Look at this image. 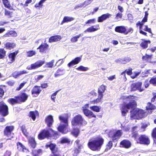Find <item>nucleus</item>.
<instances>
[{
	"mask_svg": "<svg viewBox=\"0 0 156 156\" xmlns=\"http://www.w3.org/2000/svg\"><path fill=\"white\" fill-rule=\"evenodd\" d=\"M104 140L101 136H98L93 140L88 142L87 144L89 148L93 151H99L104 144Z\"/></svg>",
	"mask_w": 156,
	"mask_h": 156,
	"instance_id": "1",
	"label": "nucleus"
},
{
	"mask_svg": "<svg viewBox=\"0 0 156 156\" xmlns=\"http://www.w3.org/2000/svg\"><path fill=\"white\" fill-rule=\"evenodd\" d=\"M58 135V133L54 131L52 128H46L41 129L38 135L37 138L39 140H42Z\"/></svg>",
	"mask_w": 156,
	"mask_h": 156,
	"instance_id": "2",
	"label": "nucleus"
},
{
	"mask_svg": "<svg viewBox=\"0 0 156 156\" xmlns=\"http://www.w3.org/2000/svg\"><path fill=\"white\" fill-rule=\"evenodd\" d=\"M65 116L62 115L59 116V119L60 121V123L58 127V130L62 133H66L65 131L67 127L68 126V115L67 113L65 114Z\"/></svg>",
	"mask_w": 156,
	"mask_h": 156,
	"instance_id": "3",
	"label": "nucleus"
},
{
	"mask_svg": "<svg viewBox=\"0 0 156 156\" xmlns=\"http://www.w3.org/2000/svg\"><path fill=\"white\" fill-rule=\"evenodd\" d=\"M136 97L132 95H129L127 96L125 99H126V101H129V102L127 104H125L123 105L124 107H126L128 109H133V108H135L137 106V103L134 99H135Z\"/></svg>",
	"mask_w": 156,
	"mask_h": 156,
	"instance_id": "4",
	"label": "nucleus"
},
{
	"mask_svg": "<svg viewBox=\"0 0 156 156\" xmlns=\"http://www.w3.org/2000/svg\"><path fill=\"white\" fill-rule=\"evenodd\" d=\"M46 147L47 148L49 147L51 151L52 154H51L49 156H64L63 154H60L61 151H59L55 144L51 143L49 144L46 145Z\"/></svg>",
	"mask_w": 156,
	"mask_h": 156,
	"instance_id": "5",
	"label": "nucleus"
},
{
	"mask_svg": "<svg viewBox=\"0 0 156 156\" xmlns=\"http://www.w3.org/2000/svg\"><path fill=\"white\" fill-rule=\"evenodd\" d=\"M71 123L72 126H75L79 125H81L83 124L86 125L87 122L84 120L81 115H78L73 118L71 122Z\"/></svg>",
	"mask_w": 156,
	"mask_h": 156,
	"instance_id": "6",
	"label": "nucleus"
},
{
	"mask_svg": "<svg viewBox=\"0 0 156 156\" xmlns=\"http://www.w3.org/2000/svg\"><path fill=\"white\" fill-rule=\"evenodd\" d=\"M136 142L137 144L148 145L150 143V140L147 136L143 134L140 136L136 139Z\"/></svg>",
	"mask_w": 156,
	"mask_h": 156,
	"instance_id": "7",
	"label": "nucleus"
},
{
	"mask_svg": "<svg viewBox=\"0 0 156 156\" xmlns=\"http://www.w3.org/2000/svg\"><path fill=\"white\" fill-rule=\"evenodd\" d=\"M144 111L143 110L137 108H134L130 111L131 117L136 119L137 117H141L143 116Z\"/></svg>",
	"mask_w": 156,
	"mask_h": 156,
	"instance_id": "8",
	"label": "nucleus"
},
{
	"mask_svg": "<svg viewBox=\"0 0 156 156\" xmlns=\"http://www.w3.org/2000/svg\"><path fill=\"white\" fill-rule=\"evenodd\" d=\"M122 134L121 130H118L115 132L112 131L109 132L108 136L111 138L113 141H114L119 138Z\"/></svg>",
	"mask_w": 156,
	"mask_h": 156,
	"instance_id": "9",
	"label": "nucleus"
},
{
	"mask_svg": "<svg viewBox=\"0 0 156 156\" xmlns=\"http://www.w3.org/2000/svg\"><path fill=\"white\" fill-rule=\"evenodd\" d=\"M142 83L141 82H137L132 83L130 86L131 91H135L138 90L140 92L143 91L144 89L141 88Z\"/></svg>",
	"mask_w": 156,
	"mask_h": 156,
	"instance_id": "10",
	"label": "nucleus"
},
{
	"mask_svg": "<svg viewBox=\"0 0 156 156\" xmlns=\"http://www.w3.org/2000/svg\"><path fill=\"white\" fill-rule=\"evenodd\" d=\"M9 114L7 106L3 102H0V114L5 116Z\"/></svg>",
	"mask_w": 156,
	"mask_h": 156,
	"instance_id": "11",
	"label": "nucleus"
},
{
	"mask_svg": "<svg viewBox=\"0 0 156 156\" xmlns=\"http://www.w3.org/2000/svg\"><path fill=\"white\" fill-rule=\"evenodd\" d=\"M44 63V61L39 60L34 63L30 65V67L27 69L28 70L35 69L41 66Z\"/></svg>",
	"mask_w": 156,
	"mask_h": 156,
	"instance_id": "12",
	"label": "nucleus"
},
{
	"mask_svg": "<svg viewBox=\"0 0 156 156\" xmlns=\"http://www.w3.org/2000/svg\"><path fill=\"white\" fill-rule=\"evenodd\" d=\"M49 45L46 43H42L37 48L41 53H46L49 49Z\"/></svg>",
	"mask_w": 156,
	"mask_h": 156,
	"instance_id": "13",
	"label": "nucleus"
},
{
	"mask_svg": "<svg viewBox=\"0 0 156 156\" xmlns=\"http://www.w3.org/2000/svg\"><path fill=\"white\" fill-rule=\"evenodd\" d=\"M54 122L53 117L51 115H49L46 117L45 122L48 128L52 126Z\"/></svg>",
	"mask_w": 156,
	"mask_h": 156,
	"instance_id": "14",
	"label": "nucleus"
},
{
	"mask_svg": "<svg viewBox=\"0 0 156 156\" xmlns=\"http://www.w3.org/2000/svg\"><path fill=\"white\" fill-rule=\"evenodd\" d=\"M41 91L40 86L35 85L34 87L31 90V94L33 95L34 97H37L40 94Z\"/></svg>",
	"mask_w": 156,
	"mask_h": 156,
	"instance_id": "15",
	"label": "nucleus"
},
{
	"mask_svg": "<svg viewBox=\"0 0 156 156\" xmlns=\"http://www.w3.org/2000/svg\"><path fill=\"white\" fill-rule=\"evenodd\" d=\"M16 98L18 99L20 103L25 102L27 99L28 96L24 92L21 93L20 94L16 96Z\"/></svg>",
	"mask_w": 156,
	"mask_h": 156,
	"instance_id": "16",
	"label": "nucleus"
},
{
	"mask_svg": "<svg viewBox=\"0 0 156 156\" xmlns=\"http://www.w3.org/2000/svg\"><path fill=\"white\" fill-rule=\"evenodd\" d=\"M131 146V143L129 140L124 139L120 142V147L125 148H129Z\"/></svg>",
	"mask_w": 156,
	"mask_h": 156,
	"instance_id": "17",
	"label": "nucleus"
},
{
	"mask_svg": "<svg viewBox=\"0 0 156 156\" xmlns=\"http://www.w3.org/2000/svg\"><path fill=\"white\" fill-rule=\"evenodd\" d=\"M82 145H80L77 147H74L72 151V154L73 156H77L80 153L81 149L83 148Z\"/></svg>",
	"mask_w": 156,
	"mask_h": 156,
	"instance_id": "18",
	"label": "nucleus"
},
{
	"mask_svg": "<svg viewBox=\"0 0 156 156\" xmlns=\"http://www.w3.org/2000/svg\"><path fill=\"white\" fill-rule=\"evenodd\" d=\"M83 112L85 115L89 118H96V115L91 111L87 108H84L83 109Z\"/></svg>",
	"mask_w": 156,
	"mask_h": 156,
	"instance_id": "19",
	"label": "nucleus"
},
{
	"mask_svg": "<svg viewBox=\"0 0 156 156\" xmlns=\"http://www.w3.org/2000/svg\"><path fill=\"white\" fill-rule=\"evenodd\" d=\"M81 59V57H77L70 62L67 65L69 67H71L79 63Z\"/></svg>",
	"mask_w": 156,
	"mask_h": 156,
	"instance_id": "20",
	"label": "nucleus"
},
{
	"mask_svg": "<svg viewBox=\"0 0 156 156\" xmlns=\"http://www.w3.org/2000/svg\"><path fill=\"white\" fill-rule=\"evenodd\" d=\"M115 31L119 33L123 34H125L126 32V28L124 26H116L115 29Z\"/></svg>",
	"mask_w": 156,
	"mask_h": 156,
	"instance_id": "21",
	"label": "nucleus"
},
{
	"mask_svg": "<svg viewBox=\"0 0 156 156\" xmlns=\"http://www.w3.org/2000/svg\"><path fill=\"white\" fill-rule=\"evenodd\" d=\"M39 116V112L36 110H35L34 111H30L28 115V116L29 117H30L34 121L36 119V116Z\"/></svg>",
	"mask_w": 156,
	"mask_h": 156,
	"instance_id": "22",
	"label": "nucleus"
},
{
	"mask_svg": "<svg viewBox=\"0 0 156 156\" xmlns=\"http://www.w3.org/2000/svg\"><path fill=\"white\" fill-rule=\"evenodd\" d=\"M111 15L108 13L102 15L98 17V22H102L104 20L109 18Z\"/></svg>",
	"mask_w": 156,
	"mask_h": 156,
	"instance_id": "23",
	"label": "nucleus"
},
{
	"mask_svg": "<svg viewBox=\"0 0 156 156\" xmlns=\"http://www.w3.org/2000/svg\"><path fill=\"white\" fill-rule=\"evenodd\" d=\"M61 39V36L59 35H56L51 37L48 40L49 43L55 42L59 41Z\"/></svg>",
	"mask_w": 156,
	"mask_h": 156,
	"instance_id": "24",
	"label": "nucleus"
},
{
	"mask_svg": "<svg viewBox=\"0 0 156 156\" xmlns=\"http://www.w3.org/2000/svg\"><path fill=\"white\" fill-rule=\"evenodd\" d=\"M142 42L140 44V46L143 49H146L148 47V44L151 43L149 40H146L144 39H142Z\"/></svg>",
	"mask_w": 156,
	"mask_h": 156,
	"instance_id": "25",
	"label": "nucleus"
},
{
	"mask_svg": "<svg viewBox=\"0 0 156 156\" xmlns=\"http://www.w3.org/2000/svg\"><path fill=\"white\" fill-rule=\"evenodd\" d=\"M103 96L98 94V98L90 101V104H96L101 101Z\"/></svg>",
	"mask_w": 156,
	"mask_h": 156,
	"instance_id": "26",
	"label": "nucleus"
},
{
	"mask_svg": "<svg viewBox=\"0 0 156 156\" xmlns=\"http://www.w3.org/2000/svg\"><path fill=\"white\" fill-rule=\"evenodd\" d=\"M106 90V86L103 85L100 86L98 90V94L102 96H104L103 93Z\"/></svg>",
	"mask_w": 156,
	"mask_h": 156,
	"instance_id": "27",
	"label": "nucleus"
},
{
	"mask_svg": "<svg viewBox=\"0 0 156 156\" xmlns=\"http://www.w3.org/2000/svg\"><path fill=\"white\" fill-rule=\"evenodd\" d=\"M74 20V18L73 17L68 16H65L64 17L61 23V24L62 25L65 23H68V22L73 21Z\"/></svg>",
	"mask_w": 156,
	"mask_h": 156,
	"instance_id": "28",
	"label": "nucleus"
},
{
	"mask_svg": "<svg viewBox=\"0 0 156 156\" xmlns=\"http://www.w3.org/2000/svg\"><path fill=\"white\" fill-rule=\"evenodd\" d=\"M156 109V106L152 104L151 102H148L147 106L146 107V109L147 111H151Z\"/></svg>",
	"mask_w": 156,
	"mask_h": 156,
	"instance_id": "29",
	"label": "nucleus"
},
{
	"mask_svg": "<svg viewBox=\"0 0 156 156\" xmlns=\"http://www.w3.org/2000/svg\"><path fill=\"white\" fill-rule=\"evenodd\" d=\"M19 53L18 50L15 51L14 52L10 53V63L14 62L16 56Z\"/></svg>",
	"mask_w": 156,
	"mask_h": 156,
	"instance_id": "30",
	"label": "nucleus"
},
{
	"mask_svg": "<svg viewBox=\"0 0 156 156\" xmlns=\"http://www.w3.org/2000/svg\"><path fill=\"white\" fill-rule=\"evenodd\" d=\"M28 143L33 148H34L36 147L37 144L34 138L32 137L30 138L28 140Z\"/></svg>",
	"mask_w": 156,
	"mask_h": 156,
	"instance_id": "31",
	"label": "nucleus"
},
{
	"mask_svg": "<svg viewBox=\"0 0 156 156\" xmlns=\"http://www.w3.org/2000/svg\"><path fill=\"white\" fill-rule=\"evenodd\" d=\"M80 133V129L78 128H73L72 131L71 132V134L76 137H77L78 136Z\"/></svg>",
	"mask_w": 156,
	"mask_h": 156,
	"instance_id": "32",
	"label": "nucleus"
},
{
	"mask_svg": "<svg viewBox=\"0 0 156 156\" xmlns=\"http://www.w3.org/2000/svg\"><path fill=\"white\" fill-rule=\"evenodd\" d=\"M42 150L41 149H39L37 150H34L31 152V154L33 156H39V154L42 153Z\"/></svg>",
	"mask_w": 156,
	"mask_h": 156,
	"instance_id": "33",
	"label": "nucleus"
},
{
	"mask_svg": "<svg viewBox=\"0 0 156 156\" xmlns=\"http://www.w3.org/2000/svg\"><path fill=\"white\" fill-rule=\"evenodd\" d=\"M112 146L113 143L112 141H109L106 145V148L105 150V151H108L112 147Z\"/></svg>",
	"mask_w": 156,
	"mask_h": 156,
	"instance_id": "34",
	"label": "nucleus"
},
{
	"mask_svg": "<svg viewBox=\"0 0 156 156\" xmlns=\"http://www.w3.org/2000/svg\"><path fill=\"white\" fill-rule=\"evenodd\" d=\"M16 145L17 148L19 151H23L24 150H26L25 147L20 142H17Z\"/></svg>",
	"mask_w": 156,
	"mask_h": 156,
	"instance_id": "35",
	"label": "nucleus"
},
{
	"mask_svg": "<svg viewBox=\"0 0 156 156\" xmlns=\"http://www.w3.org/2000/svg\"><path fill=\"white\" fill-rule=\"evenodd\" d=\"M94 26H92L87 28L84 31V32H91L97 31L98 30V28H94Z\"/></svg>",
	"mask_w": 156,
	"mask_h": 156,
	"instance_id": "36",
	"label": "nucleus"
},
{
	"mask_svg": "<svg viewBox=\"0 0 156 156\" xmlns=\"http://www.w3.org/2000/svg\"><path fill=\"white\" fill-rule=\"evenodd\" d=\"M64 73L63 72V70L61 69H58L56 73L54 74V76L55 77L62 76L63 75Z\"/></svg>",
	"mask_w": 156,
	"mask_h": 156,
	"instance_id": "37",
	"label": "nucleus"
},
{
	"mask_svg": "<svg viewBox=\"0 0 156 156\" xmlns=\"http://www.w3.org/2000/svg\"><path fill=\"white\" fill-rule=\"evenodd\" d=\"M90 108L92 110L96 112H99L100 111V108L99 106L97 105H93L90 107Z\"/></svg>",
	"mask_w": 156,
	"mask_h": 156,
	"instance_id": "38",
	"label": "nucleus"
},
{
	"mask_svg": "<svg viewBox=\"0 0 156 156\" xmlns=\"http://www.w3.org/2000/svg\"><path fill=\"white\" fill-rule=\"evenodd\" d=\"M149 83L153 86H156V76H153L151 78Z\"/></svg>",
	"mask_w": 156,
	"mask_h": 156,
	"instance_id": "39",
	"label": "nucleus"
},
{
	"mask_svg": "<svg viewBox=\"0 0 156 156\" xmlns=\"http://www.w3.org/2000/svg\"><path fill=\"white\" fill-rule=\"evenodd\" d=\"M54 62V60H52L47 63L45 65V67L46 68H52L53 66Z\"/></svg>",
	"mask_w": 156,
	"mask_h": 156,
	"instance_id": "40",
	"label": "nucleus"
},
{
	"mask_svg": "<svg viewBox=\"0 0 156 156\" xmlns=\"http://www.w3.org/2000/svg\"><path fill=\"white\" fill-rule=\"evenodd\" d=\"M151 136L154 139V142L156 144V127L154 128L152 130Z\"/></svg>",
	"mask_w": 156,
	"mask_h": 156,
	"instance_id": "41",
	"label": "nucleus"
},
{
	"mask_svg": "<svg viewBox=\"0 0 156 156\" xmlns=\"http://www.w3.org/2000/svg\"><path fill=\"white\" fill-rule=\"evenodd\" d=\"M81 36V34H80L78 35L72 37L71 39V41L73 43H74L77 42L78 41V39Z\"/></svg>",
	"mask_w": 156,
	"mask_h": 156,
	"instance_id": "42",
	"label": "nucleus"
},
{
	"mask_svg": "<svg viewBox=\"0 0 156 156\" xmlns=\"http://www.w3.org/2000/svg\"><path fill=\"white\" fill-rule=\"evenodd\" d=\"M76 69L77 70L80 71H85L87 70L88 69V68L87 67H85L82 66H80L76 68Z\"/></svg>",
	"mask_w": 156,
	"mask_h": 156,
	"instance_id": "43",
	"label": "nucleus"
},
{
	"mask_svg": "<svg viewBox=\"0 0 156 156\" xmlns=\"http://www.w3.org/2000/svg\"><path fill=\"white\" fill-rule=\"evenodd\" d=\"M27 56L31 57L35 55L36 54L35 51L33 50H30L27 52Z\"/></svg>",
	"mask_w": 156,
	"mask_h": 156,
	"instance_id": "44",
	"label": "nucleus"
},
{
	"mask_svg": "<svg viewBox=\"0 0 156 156\" xmlns=\"http://www.w3.org/2000/svg\"><path fill=\"white\" fill-rule=\"evenodd\" d=\"M10 103L12 105H14L16 103H20L18 99L15 97V98H10Z\"/></svg>",
	"mask_w": 156,
	"mask_h": 156,
	"instance_id": "45",
	"label": "nucleus"
},
{
	"mask_svg": "<svg viewBox=\"0 0 156 156\" xmlns=\"http://www.w3.org/2000/svg\"><path fill=\"white\" fill-rule=\"evenodd\" d=\"M135 127H133V132L132 133V137H133L134 138V139L136 140V139H137L138 138H137V137L138 136V133L137 131H134V129L135 128Z\"/></svg>",
	"mask_w": 156,
	"mask_h": 156,
	"instance_id": "46",
	"label": "nucleus"
},
{
	"mask_svg": "<svg viewBox=\"0 0 156 156\" xmlns=\"http://www.w3.org/2000/svg\"><path fill=\"white\" fill-rule=\"evenodd\" d=\"M5 55V51L3 49L0 48V59L3 58Z\"/></svg>",
	"mask_w": 156,
	"mask_h": 156,
	"instance_id": "47",
	"label": "nucleus"
},
{
	"mask_svg": "<svg viewBox=\"0 0 156 156\" xmlns=\"http://www.w3.org/2000/svg\"><path fill=\"white\" fill-rule=\"evenodd\" d=\"M127 108L126 107H124V105H123L121 108L122 114L123 116H125L126 113L128 112Z\"/></svg>",
	"mask_w": 156,
	"mask_h": 156,
	"instance_id": "48",
	"label": "nucleus"
},
{
	"mask_svg": "<svg viewBox=\"0 0 156 156\" xmlns=\"http://www.w3.org/2000/svg\"><path fill=\"white\" fill-rule=\"evenodd\" d=\"M70 140L67 138H62L60 141L61 144L67 143L69 144L70 143Z\"/></svg>",
	"mask_w": 156,
	"mask_h": 156,
	"instance_id": "49",
	"label": "nucleus"
},
{
	"mask_svg": "<svg viewBox=\"0 0 156 156\" xmlns=\"http://www.w3.org/2000/svg\"><path fill=\"white\" fill-rule=\"evenodd\" d=\"M152 55H149L146 54L145 55L143 56L142 57V59L144 61H147L149 59H151L152 58Z\"/></svg>",
	"mask_w": 156,
	"mask_h": 156,
	"instance_id": "50",
	"label": "nucleus"
},
{
	"mask_svg": "<svg viewBox=\"0 0 156 156\" xmlns=\"http://www.w3.org/2000/svg\"><path fill=\"white\" fill-rule=\"evenodd\" d=\"M4 135L8 136L10 134V126H7L6 127L4 131Z\"/></svg>",
	"mask_w": 156,
	"mask_h": 156,
	"instance_id": "51",
	"label": "nucleus"
},
{
	"mask_svg": "<svg viewBox=\"0 0 156 156\" xmlns=\"http://www.w3.org/2000/svg\"><path fill=\"white\" fill-rule=\"evenodd\" d=\"M3 1L5 6L8 9H9L10 8V2L9 0H3Z\"/></svg>",
	"mask_w": 156,
	"mask_h": 156,
	"instance_id": "52",
	"label": "nucleus"
},
{
	"mask_svg": "<svg viewBox=\"0 0 156 156\" xmlns=\"http://www.w3.org/2000/svg\"><path fill=\"white\" fill-rule=\"evenodd\" d=\"M21 130L23 133L26 136H27V130L26 129L25 126L23 125L21 126Z\"/></svg>",
	"mask_w": 156,
	"mask_h": 156,
	"instance_id": "53",
	"label": "nucleus"
},
{
	"mask_svg": "<svg viewBox=\"0 0 156 156\" xmlns=\"http://www.w3.org/2000/svg\"><path fill=\"white\" fill-rule=\"evenodd\" d=\"M145 16L144 18L143 19L142 21V22H146L147 21V17L148 15V14L147 11H145Z\"/></svg>",
	"mask_w": 156,
	"mask_h": 156,
	"instance_id": "54",
	"label": "nucleus"
},
{
	"mask_svg": "<svg viewBox=\"0 0 156 156\" xmlns=\"http://www.w3.org/2000/svg\"><path fill=\"white\" fill-rule=\"evenodd\" d=\"M145 28H144L143 30L144 31H146L148 32L149 33L151 34L152 35L153 34L152 33L151 31V29L150 28H149L148 27V26L147 25H145L144 26Z\"/></svg>",
	"mask_w": 156,
	"mask_h": 156,
	"instance_id": "55",
	"label": "nucleus"
},
{
	"mask_svg": "<svg viewBox=\"0 0 156 156\" xmlns=\"http://www.w3.org/2000/svg\"><path fill=\"white\" fill-rule=\"evenodd\" d=\"M58 91H57L52 94L51 96V98L52 101H53L54 102L55 101V99L56 98V95L57 92Z\"/></svg>",
	"mask_w": 156,
	"mask_h": 156,
	"instance_id": "56",
	"label": "nucleus"
},
{
	"mask_svg": "<svg viewBox=\"0 0 156 156\" xmlns=\"http://www.w3.org/2000/svg\"><path fill=\"white\" fill-rule=\"evenodd\" d=\"M95 22V19H90L87 20L86 22V24H89L90 23H94Z\"/></svg>",
	"mask_w": 156,
	"mask_h": 156,
	"instance_id": "57",
	"label": "nucleus"
},
{
	"mask_svg": "<svg viewBox=\"0 0 156 156\" xmlns=\"http://www.w3.org/2000/svg\"><path fill=\"white\" fill-rule=\"evenodd\" d=\"M43 3L41 1H40L39 2L37 3H36L34 5V7L36 8L38 7H42L43 5Z\"/></svg>",
	"mask_w": 156,
	"mask_h": 156,
	"instance_id": "58",
	"label": "nucleus"
},
{
	"mask_svg": "<svg viewBox=\"0 0 156 156\" xmlns=\"http://www.w3.org/2000/svg\"><path fill=\"white\" fill-rule=\"evenodd\" d=\"M132 69L131 68H129L128 69V70L126 69L125 70H126V73L127 75H131L132 73Z\"/></svg>",
	"mask_w": 156,
	"mask_h": 156,
	"instance_id": "59",
	"label": "nucleus"
},
{
	"mask_svg": "<svg viewBox=\"0 0 156 156\" xmlns=\"http://www.w3.org/2000/svg\"><path fill=\"white\" fill-rule=\"evenodd\" d=\"M26 83V82H23L21 83L20 85L19 86L16 88V90H20L24 86Z\"/></svg>",
	"mask_w": 156,
	"mask_h": 156,
	"instance_id": "60",
	"label": "nucleus"
},
{
	"mask_svg": "<svg viewBox=\"0 0 156 156\" xmlns=\"http://www.w3.org/2000/svg\"><path fill=\"white\" fill-rule=\"evenodd\" d=\"M12 76L15 78H17L19 76H20L19 72H14L12 74Z\"/></svg>",
	"mask_w": 156,
	"mask_h": 156,
	"instance_id": "61",
	"label": "nucleus"
},
{
	"mask_svg": "<svg viewBox=\"0 0 156 156\" xmlns=\"http://www.w3.org/2000/svg\"><path fill=\"white\" fill-rule=\"evenodd\" d=\"M44 76V75H39L37 76L36 77H35V79L37 82H38V81L42 79Z\"/></svg>",
	"mask_w": 156,
	"mask_h": 156,
	"instance_id": "62",
	"label": "nucleus"
},
{
	"mask_svg": "<svg viewBox=\"0 0 156 156\" xmlns=\"http://www.w3.org/2000/svg\"><path fill=\"white\" fill-rule=\"evenodd\" d=\"M144 85L145 88H147L150 85L149 81L148 80H146L144 82Z\"/></svg>",
	"mask_w": 156,
	"mask_h": 156,
	"instance_id": "63",
	"label": "nucleus"
},
{
	"mask_svg": "<svg viewBox=\"0 0 156 156\" xmlns=\"http://www.w3.org/2000/svg\"><path fill=\"white\" fill-rule=\"evenodd\" d=\"M153 97L151 98V102H154L155 101L156 98V92L153 93H152Z\"/></svg>",
	"mask_w": 156,
	"mask_h": 156,
	"instance_id": "64",
	"label": "nucleus"
}]
</instances>
